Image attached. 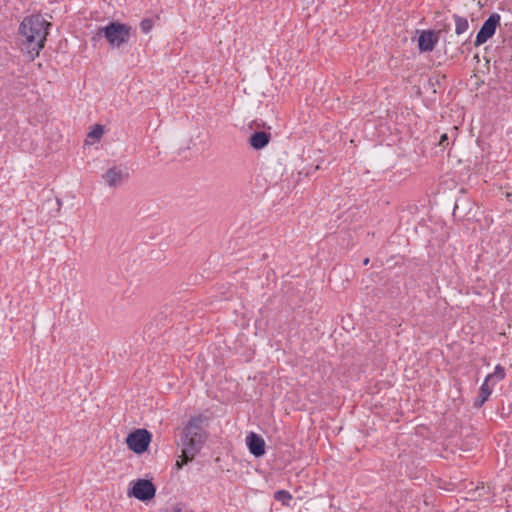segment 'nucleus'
<instances>
[{
  "label": "nucleus",
  "instance_id": "f257e3e1",
  "mask_svg": "<svg viewBox=\"0 0 512 512\" xmlns=\"http://www.w3.org/2000/svg\"><path fill=\"white\" fill-rule=\"evenodd\" d=\"M52 24L42 15H30L23 19L18 30V39L32 58L44 48L48 30Z\"/></svg>",
  "mask_w": 512,
  "mask_h": 512
},
{
  "label": "nucleus",
  "instance_id": "f03ea898",
  "mask_svg": "<svg viewBox=\"0 0 512 512\" xmlns=\"http://www.w3.org/2000/svg\"><path fill=\"white\" fill-rule=\"evenodd\" d=\"M203 417H191L185 425L181 434L178 445L182 447L181 459L177 461V466L180 468L183 464L192 461L195 456L200 452L204 443L207 440V432L202 428Z\"/></svg>",
  "mask_w": 512,
  "mask_h": 512
},
{
  "label": "nucleus",
  "instance_id": "7ed1b4c3",
  "mask_svg": "<svg viewBox=\"0 0 512 512\" xmlns=\"http://www.w3.org/2000/svg\"><path fill=\"white\" fill-rule=\"evenodd\" d=\"M132 34V27L119 21H111L106 26L98 28L92 41H97L104 37L112 48H119L127 44Z\"/></svg>",
  "mask_w": 512,
  "mask_h": 512
},
{
  "label": "nucleus",
  "instance_id": "20e7f679",
  "mask_svg": "<svg viewBox=\"0 0 512 512\" xmlns=\"http://www.w3.org/2000/svg\"><path fill=\"white\" fill-rule=\"evenodd\" d=\"M500 22L501 16L496 12L491 13L477 32L474 46L479 47L491 39L496 33L497 28L500 27Z\"/></svg>",
  "mask_w": 512,
  "mask_h": 512
},
{
  "label": "nucleus",
  "instance_id": "39448f33",
  "mask_svg": "<svg viewBox=\"0 0 512 512\" xmlns=\"http://www.w3.org/2000/svg\"><path fill=\"white\" fill-rule=\"evenodd\" d=\"M152 435L146 429H136L128 434L126 444L130 450L136 454H142L147 451L151 442Z\"/></svg>",
  "mask_w": 512,
  "mask_h": 512
},
{
  "label": "nucleus",
  "instance_id": "423d86ee",
  "mask_svg": "<svg viewBox=\"0 0 512 512\" xmlns=\"http://www.w3.org/2000/svg\"><path fill=\"white\" fill-rule=\"evenodd\" d=\"M155 494L156 487L147 479H138L128 491L129 496H133L143 502L150 501L155 497Z\"/></svg>",
  "mask_w": 512,
  "mask_h": 512
},
{
  "label": "nucleus",
  "instance_id": "0eeeda50",
  "mask_svg": "<svg viewBox=\"0 0 512 512\" xmlns=\"http://www.w3.org/2000/svg\"><path fill=\"white\" fill-rule=\"evenodd\" d=\"M174 146L178 150L190 149L191 145H196L200 140V133L197 130H176L172 136Z\"/></svg>",
  "mask_w": 512,
  "mask_h": 512
},
{
  "label": "nucleus",
  "instance_id": "6e6552de",
  "mask_svg": "<svg viewBox=\"0 0 512 512\" xmlns=\"http://www.w3.org/2000/svg\"><path fill=\"white\" fill-rule=\"evenodd\" d=\"M418 35V50L420 53L432 52L439 39L440 32H436V30L427 29V30H417Z\"/></svg>",
  "mask_w": 512,
  "mask_h": 512
},
{
  "label": "nucleus",
  "instance_id": "1a4fd4ad",
  "mask_svg": "<svg viewBox=\"0 0 512 512\" xmlns=\"http://www.w3.org/2000/svg\"><path fill=\"white\" fill-rule=\"evenodd\" d=\"M126 178H128V173L121 166H113L103 175V179L109 187H117Z\"/></svg>",
  "mask_w": 512,
  "mask_h": 512
},
{
  "label": "nucleus",
  "instance_id": "9d476101",
  "mask_svg": "<svg viewBox=\"0 0 512 512\" xmlns=\"http://www.w3.org/2000/svg\"><path fill=\"white\" fill-rule=\"evenodd\" d=\"M246 444L252 455L261 457L265 454L264 439L254 432H250L246 437Z\"/></svg>",
  "mask_w": 512,
  "mask_h": 512
},
{
  "label": "nucleus",
  "instance_id": "9b49d317",
  "mask_svg": "<svg viewBox=\"0 0 512 512\" xmlns=\"http://www.w3.org/2000/svg\"><path fill=\"white\" fill-rule=\"evenodd\" d=\"M271 139V134L264 130H255V132L249 137V144L252 148L260 150L268 145Z\"/></svg>",
  "mask_w": 512,
  "mask_h": 512
},
{
  "label": "nucleus",
  "instance_id": "f8f14e48",
  "mask_svg": "<svg viewBox=\"0 0 512 512\" xmlns=\"http://www.w3.org/2000/svg\"><path fill=\"white\" fill-rule=\"evenodd\" d=\"M493 379V375H488L480 387L479 396L474 402L475 407H481L491 395L492 389L489 387L488 383Z\"/></svg>",
  "mask_w": 512,
  "mask_h": 512
},
{
  "label": "nucleus",
  "instance_id": "ddd939ff",
  "mask_svg": "<svg viewBox=\"0 0 512 512\" xmlns=\"http://www.w3.org/2000/svg\"><path fill=\"white\" fill-rule=\"evenodd\" d=\"M453 20L455 23V33L460 36L465 33L469 28V22L466 17L458 14H453Z\"/></svg>",
  "mask_w": 512,
  "mask_h": 512
},
{
  "label": "nucleus",
  "instance_id": "4468645a",
  "mask_svg": "<svg viewBox=\"0 0 512 512\" xmlns=\"http://www.w3.org/2000/svg\"><path fill=\"white\" fill-rule=\"evenodd\" d=\"M104 132L105 130H90L85 139L84 145H92L96 141H99L102 138Z\"/></svg>",
  "mask_w": 512,
  "mask_h": 512
},
{
  "label": "nucleus",
  "instance_id": "2eb2a0df",
  "mask_svg": "<svg viewBox=\"0 0 512 512\" xmlns=\"http://www.w3.org/2000/svg\"><path fill=\"white\" fill-rule=\"evenodd\" d=\"M274 499L282 502L283 505L289 506V501L292 499V496L286 490H278L274 494Z\"/></svg>",
  "mask_w": 512,
  "mask_h": 512
},
{
  "label": "nucleus",
  "instance_id": "dca6fc26",
  "mask_svg": "<svg viewBox=\"0 0 512 512\" xmlns=\"http://www.w3.org/2000/svg\"><path fill=\"white\" fill-rule=\"evenodd\" d=\"M153 25H154V22L152 19L150 18H145L143 19L141 22H140V27H141V30L144 32V33H148L151 31V29L153 28Z\"/></svg>",
  "mask_w": 512,
  "mask_h": 512
},
{
  "label": "nucleus",
  "instance_id": "f3484780",
  "mask_svg": "<svg viewBox=\"0 0 512 512\" xmlns=\"http://www.w3.org/2000/svg\"><path fill=\"white\" fill-rule=\"evenodd\" d=\"M248 128H257V129H260V128H271L270 126H267L266 125V122H264L262 119H255L253 120Z\"/></svg>",
  "mask_w": 512,
  "mask_h": 512
},
{
  "label": "nucleus",
  "instance_id": "a211bd4d",
  "mask_svg": "<svg viewBox=\"0 0 512 512\" xmlns=\"http://www.w3.org/2000/svg\"><path fill=\"white\" fill-rule=\"evenodd\" d=\"M491 375H493V379L496 378L498 380H502L505 377V370L501 365H497L495 367L494 373H492Z\"/></svg>",
  "mask_w": 512,
  "mask_h": 512
},
{
  "label": "nucleus",
  "instance_id": "6ab92c4d",
  "mask_svg": "<svg viewBox=\"0 0 512 512\" xmlns=\"http://www.w3.org/2000/svg\"><path fill=\"white\" fill-rule=\"evenodd\" d=\"M488 492V489L485 487V486H481V487H477L473 492H472V496L471 498L472 499H477L478 497H481L485 494H487Z\"/></svg>",
  "mask_w": 512,
  "mask_h": 512
},
{
  "label": "nucleus",
  "instance_id": "aec40b11",
  "mask_svg": "<svg viewBox=\"0 0 512 512\" xmlns=\"http://www.w3.org/2000/svg\"><path fill=\"white\" fill-rule=\"evenodd\" d=\"M428 84L429 86L433 89L434 93L436 92L435 90V85H439L440 84V81H439V77H430L428 79Z\"/></svg>",
  "mask_w": 512,
  "mask_h": 512
},
{
  "label": "nucleus",
  "instance_id": "412c9836",
  "mask_svg": "<svg viewBox=\"0 0 512 512\" xmlns=\"http://www.w3.org/2000/svg\"><path fill=\"white\" fill-rule=\"evenodd\" d=\"M438 145H439V146H442V147H446V146H448V145H449V141H448V136H447V134H442V135L440 136V140H439V142H438Z\"/></svg>",
  "mask_w": 512,
  "mask_h": 512
},
{
  "label": "nucleus",
  "instance_id": "4be33fe9",
  "mask_svg": "<svg viewBox=\"0 0 512 512\" xmlns=\"http://www.w3.org/2000/svg\"><path fill=\"white\" fill-rule=\"evenodd\" d=\"M449 30H450L449 23H441L440 28L438 30H436V32H440V35H441L443 32L447 33Z\"/></svg>",
  "mask_w": 512,
  "mask_h": 512
},
{
  "label": "nucleus",
  "instance_id": "5701e85b",
  "mask_svg": "<svg viewBox=\"0 0 512 512\" xmlns=\"http://www.w3.org/2000/svg\"><path fill=\"white\" fill-rule=\"evenodd\" d=\"M89 128H105V126L100 123H95L91 125Z\"/></svg>",
  "mask_w": 512,
  "mask_h": 512
},
{
  "label": "nucleus",
  "instance_id": "b1692460",
  "mask_svg": "<svg viewBox=\"0 0 512 512\" xmlns=\"http://www.w3.org/2000/svg\"><path fill=\"white\" fill-rule=\"evenodd\" d=\"M181 511H182V509L178 505L173 507V509H172V512H181Z\"/></svg>",
  "mask_w": 512,
  "mask_h": 512
},
{
  "label": "nucleus",
  "instance_id": "393cba45",
  "mask_svg": "<svg viewBox=\"0 0 512 512\" xmlns=\"http://www.w3.org/2000/svg\"><path fill=\"white\" fill-rule=\"evenodd\" d=\"M506 197L512 200V191L506 193Z\"/></svg>",
  "mask_w": 512,
  "mask_h": 512
},
{
  "label": "nucleus",
  "instance_id": "a878e982",
  "mask_svg": "<svg viewBox=\"0 0 512 512\" xmlns=\"http://www.w3.org/2000/svg\"><path fill=\"white\" fill-rule=\"evenodd\" d=\"M369 261H370L369 258H365L364 261H363V264L364 265H368Z\"/></svg>",
  "mask_w": 512,
  "mask_h": 512
},
{
  "label": "nucleus",
  "instance_id": "bb28decb",
  "mask_svg": "<svg viewBox=\"0 0 512 512\" xmlns=\"http://www.w3.org/2000/svg\"><path fill=\"white\" fill-rule=\"evenodd\" d=\"M502 42H503V43H505V42H506V37H505V36L503 37Z\"/></svg>",
  "mask_w": 512,
  "mask_h": 512
}]
</instances>
